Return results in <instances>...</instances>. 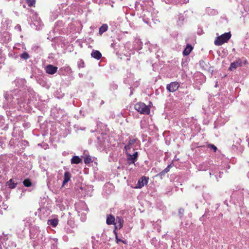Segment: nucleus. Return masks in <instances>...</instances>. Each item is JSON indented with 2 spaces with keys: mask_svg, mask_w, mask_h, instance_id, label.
I'll list each match as a JSON object with an SVG mask.
<instances>
[{
  "mask_svg": "<svg viewBox=\"0 0 249 249\" xmlns=\"http://www.w3.org/2000/svg\"><path fill=\"white\" fill-rule=\"evenodd\" d=\"M231 35L230 32L224 33L217 37L214 43L216 46H221L225 43H227L231 38Z\"/></svg>",
  "mask_w": 249,
  "mask_h": 249,
  "instance_id": "1",
  "label": "nucleus"
},
{
  "mask_svg": "<svg viewBox=\"0 0 249 249\" xmlns=\"http://www.w3.org/2000/svg\"><path fill=\"white\" fill-rule=\"evenodd\" d=\"M135 109L141 114H149L150 113V108L144 103L139 102L135 104Z\"/></svg>",
  "mask_w": 249,
  "mask_h": 249,
  "instance_id": "2",
  "label": "nucleus"
},
{
  "mask_svg": "<svg viewBox=\"0 0 249 249\" xmlns=\"http://www.w3.org/2000/svg\"><path fill=\"white\" fill-rule=\"evenodd\" d=\"M149 178L147 177L143 176L141 177L138 181L136 186L135 187V189H140L146 185L149 180Z\"/></svg>",
  "mask_w": 249,
  "mask_h": 249,
  "instance_id": "3",
  "label": "nucleus"
},
{
  "mask_svg": "<svg viewBox=\"0 0 249 249\" xmlns=\"http://www.w3.org/2000/svg\"><path fill=\"white\" fill-rule=\"evenodd\" d=\"M179 87V84L177 82H173L170 83L169 84H167L166 86V89L169 92H174L178 89Z\"/></svg>",
  "mask_w": 249,
  "mask_h": 249,
  "instance_id": "4",
  "label": "nucleus"
},
{
  "mask_svg": "<svg viewBox=\"0 0 249 249\" xmlns=\"http://www.w3.org/2000/svg\"><path fill=\"white\" fill-rule=\"evenodd\" d=\"M58 68L56 66H54L53 65H48L45 68V71L46 73L49 74H53L56 73L57 71Z\"/></svg>",
  "mask_w": 249,
  "mask_h": 249,
  "instance_id": "5",
  "label": "nucleus"
},
{
  "mask_svg": "<svg viewBox=\"0 0 249 249\" xmlns=\"http://www.w3.org/2000/svg\"><path fill=\"white\" fill-rule=\"evenodd\" d=\"M242 66V61L240 59H238L235 61L231 63L230 68H229V70L233 71V70H235L237 67Z\"/></svg>",
  "mask_w": 249,
  "mask_h": 249,
  "instance_id": "6",
  "label": "nucleus"
},
{
  "mask_svg": "<svg viewBox=\"0 0 249 249\" xmlns=\"http://www.w3.org/2000/svg\"><path fill=\"white\" fill-rule=\"evenodd\" d=\"M115 220L116 219L112 214L107 215L106 223L107 225H116L117 223H115Z\"/></svg>",
  "mask_w": 249,
  "mask_h": 249,
  "instance_id": "7",
  "label": "nucleus"
},
{
  "mask_svg": "<svg viewBox=\"0 0 249 249\" xmlns=\"http://www.w3.org/2000/svg\"><path fill=\"white\" fill-rule=\"evenodd\" d=\"M127 154L129 156V158H128V160L131 161L132 163H134L137 160L138 153L137 152H135L132 155L128 153Z\"/></svg>",
  "mask_w": 249,
  "mask_h": 249,
  "instance_id": "8",
  "label": "nucleus"
},
{
  "mask_svg": "<svg viewBox=\"0 0 249 249\" xmlns=\"http://www.w3.org/2000/svg\"><path fill=\"white\" fill-rule=\"evenodd\" d=\"M91 56L97 60H99L102 57V54L99 51L93 50L91 53Z\"/></svg>",
  "mask_w": 249,
  "mask_h": 249,
  "instance_id": "9",
  "label": "nucleus"
},
{
  "mask_svg": "<svg viewBox=\"0 0 249 249\" xmlns=\"http://www.w3.org/2000/svg\"><path fill=\"white\" fill-rule=\"evenodd\" d=\"M71 175L69 172H65L64 173V180L63 181V185L64 186L71 179Z\"/></svg>",
  "mask_w": 249,
  "mask_h": 249,
  "instance_id": "10",
  "label": "nucleus"
},
{
  "mask_svg": "<svg viewBox=\"0 0 249 249\" xmlns=\"http://www.w3.org/2000/svg\"><path fill=\"white\" fill-rule=\"evenodd\" d=\"M124 222V220L121 217L117 216L116 217L115 223H117L119 229H121L123 227Z\"/></svg>",
  "mask_w": 249,
  "mask_h": 249,
  "instance_id": "11",
  "label": "nucleus"
},
{
  "mask_svg": "<svg viewBox=\"0 0 249 249\" xmlns=\"http://www.w3.org/2000/svg\"><path fill=\"white\" fill-rule=\"evenodd\" d=\"M193 48L192 46V45L190 44H187L186 46V47L184 49V50L183 52V54L184 55H189L192 50H193Z\"/></svg>",
  "mask_w": 249,
  "mask_h": 249,
  "instance_id": "12",
  "label": "nucleus"
},
{
  "mask_svg": "<svg viewBox=\"0 0 249 249\" xmlns=\"http://www.w3.org/2000/svg\"><path fill=\"white\" fill-rule=\"evenodd\" d=\"M82 162V160L77 156H73L71 159V164H79Z\"/></svg>",
  "mask_w": 249,
  "mask_h": 249,
  "instance_id": "13",
  "label": "nucleus"
},
{
  "mask_svg": "<svg viewBox=\"0 0 249 249\" xmlns=\"http://www.w3.org/2000/svg\"><path fill=\"white\" fill-rule=\"evenodd\" d=\"M6 185L11 189H14L16 187L17 183L14 182L13 179H10L6 182Z\"/></svg>",
  "mask_w": 249,
  "mask_h": 249,
  "instance_id": "14",
  "label": "nucleus"
},
{
  "mask_svg": "<svg viewBox=\"0 0 249 249\" xmlns=\"http://www.w3.org/2000/svg\"><path fill=\"white\" fill-rule=\"evenodd\" d=\"M108 29V26L106 24L102 25L99 28V33L101 35H102L104 32H106Z\"/></svg>",
  "mask_w": 249,
  "mask_h": 249,
  "instance_id": "15",
  "label": "nucleus"
},
{
  "mask_svg": "<svg viewBox=\"0 0 249 249\" xmlns=\"http://www.w3.org/2000/svg\"><path fill=\"white\" fill-rule=\"evenodd\" d=\"M58 219L54 218L48 220V224H50L53 227H55L58 224Z\"/></svg>",
  "mask_w": 249,
  "mask_h": 249,
  "instance_id": "16",
  "label": "nucleus"
},
{
  "mask_svg": "<svg viewBox=\"0 0 249 249\" xmlns=\"http://www.w3.org/2000/svg\"><path fill=\"white\" fill-rule=\"evenodd\" d=\"M136 142L135 139H131L128 141V144L124 146V148L127 151L130 149L131 145H133Z\"/></svg>",
  "mask_w": 249,
  "mask_h": 249,
  "instance_id": "17",
  "label": "nucleus"
},
{
  "mask_svg": "<svg viewBox=\"0 0 249 249\" xmlns=\"http://www.w3.org/2000/svg\"><path fill=\"white\" fill-rule=\"evenodd\" d=\"M23 183L25 187H29L32 186V182L29 178L24 179Z\"/></svg>",
  "mask_w": 249,
  "mask_h": 249,
  "instance_id": "18",
  "label": "nucleus"
},
{
  "mask_svg": "<svg viewBox=\"0 0 249 249\" xmlns=\"http://www.w3.org/2000/svg\"><path fill=\"white\" fill-rule=\"evenodd\" d=\"M114 234L115 235V240L117 243H119V242H121L124 244H127V242L125 240H122L118 238L117 232L116 231L114 232Z\"/></svg>",
  "mask_w": 249,
  "mask_h": 249,
  "instance_id": "19",
  "label": "nucleus"
},
{
  "mask_svg": "<svg viewBox=\"0 0 249 249\" xmlns=\"http://www.w3.org/2000/svg\"><path fill=\"white\" fill-rule=\"evenodd\" d=\"M84 160L85 163L86 164H88L92 162L91 158L89 156H86V157H85Z\"/></svg>",
  "mask_w": 249,
  "mask_h": 249,
  "instance_id": "20",
  "label": "nucleus"
},
{
  "mask_svg": "<svg viewBox=\"0 0 249 249\" xmlns=\"http://www.w3.org/2000/svg\"><path fill=\"white\" fill-rule=\"evenodd\" d=\"M27 3L29 7H35L36 0H26Z\"/></svg>",
  "mask_w": 249,
  "mask_h": 249,
  "instance_id": "21",
  "label": "nucleus"
},
{
  "mask_svg": "<svg viewBox=\"0 0 249 249\" xmlns=\"http://www.w3.org/2000/svg\"><path fill=\"white\" fill-rule=\"evenodd\" d=\"M29 57V54L26 52H24L20 55V57L25 60L28 59Z\"/></svg>",
  "mask_w": 249,
  "mask_h": 249,
  "instance_id": "22",
  "label": "nucleus"
},
{
  "mask_svg": "<svg viewBox=\"0 0 249 249\" xmlns=\"http://www.w3.org/2000/svg\"><path fill=\"white\" fill-rule=\"evenodd\" d=\"M166 174L162 171V172L159 173V174H158L156 177H160L161 179L162 178V177L164 176Z\"/></svg>",
  "mask_w": 249,
  "mask_h": 249,
  "instance_id": "23",
  "label": "nucleus"
},
{
  "mask_svg": "<svg viewBox=\"0 0 249 249\" xmlns=\"http://www.w3.org/2000/svg\"><path fill=\"white\" fill-rule=\"evenodd\" d=\"M209 147L211 148L214 152H216L217 150V147L213 144H209Z\"/></svg>",
  "mask_w": 249,
  "mask_h": 249,
  "instance_id": "24",
  "label": "nucleus"
},
{
  "mask_svg": "<svg viewBox=\"0 0 249 249\" xmlns=\"http://www.w3.org/2000/svg\"><path fill=\"white\" fill-rule=\"evenodd\" d=\"M171 164L170 165H169L168 166H167V167L164 169L163 171L165 173H167L169 171V170H170V167H171Z\"/></svg>",
  "mask_w": 249,
  "mask_h": 249,
  "instance_id": "25",
  "label": "nucleus"
},
{
  "mask_svg": "<svg viewBox=\"0 0 249 249\" xmlns=\"http://www.w3.org/2000/svg\"><path fill=\"white\" fill-rule=\"evenodd\" d=\"M115 226H114V230L113 231V232L114 233L115 231H116V230H119V228H118V226L116 224V225H114Z\"/></svg>",
  "mask_w": 249,
  "mask_h": 249,
  "instance_id": "26",
  "label": "nucleus"
},
{
  "mask_svg": "<svg viewBox=\"0 0 249 249\" xmlns=\"http://www.w3.org/2000/svg\"><path fill=\"white\" fill-rule=\"evenodd\" d=\"M183 213H184V209H180L179 210V213L181 214H183Z\"/></svg>",
  "mask_w": 249,
  "mask_h": 249,
  "instance_id": "27",
  "label": "nucleus"
},
{
  "mask_svg": "<svg viewBox=\"0 0 249 249\" xmlns=\"http://www.w3.org/2000/svg\"><path fill=\"white\" fill-rule=\"evenodd\" d=\"M201 165H199V166H200V168H202V167H201Z\"/></svg>",
  "mask_w": 249,
  "mask_h": 249,
  "instance_id": "28",
  "label": "nucleus"
}]
</instances>
